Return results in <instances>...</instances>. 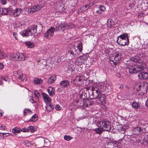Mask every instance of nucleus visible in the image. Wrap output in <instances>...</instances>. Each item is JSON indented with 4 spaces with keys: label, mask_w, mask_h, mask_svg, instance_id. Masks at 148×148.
<instances>
[{
    "label": "nucleus",
    "mask_w": 148,
    "mask_h": 148,
    "mask_svg": "<svg viewBox=\"0 0 148 148\" xmlns=\"http://www.w3.org/2000/svg\"><path fill=\"white\" fill-rule=\"evenodd\" d=\"M61 87L63 88H66L68 87L69 85V82L67 80H64L60 83Z\"/></svg>",
    "instance_id": "nucleus-12"
},
{
    "label": "nucleus",
    "mask_w": 148,
    "mask_h": 148,
    "mask_svg": "<svg viewBox=\"0 0 148 148\" xmlns=\"http://www.w3.org/2000/svg\"><path fill=\"white\" fill-rule=\"evenodd\" d=\"M132 107L136 109L139 108L140 107V106L139 104L137 102H133L132 104Z\"/></svg>",
    "instance_id": "nucleus-31"
},
{
    "label": "nucleus",
    "mask_w": 148,
    "mask_h": 148,
    "mask_svg": "<svg viewBox=\"0 0 148 148\" xmlns=\"http://www.w3.org/2000/svg\"><path fill=\"white\" fill-rule=\"evenodd\" d=\"M14 73L15 74L16 73V76L18 77L21 81L25 82L27 80V77L26 75L25 74H23L21 71H16Z\"/></svg>",
    "instance_id": "nucleus-7"
},
{
    "label": "nucleus",
    "mask_w": 148,
    "mask_h": 148,
    "mask_svg": "<svg viewBox=\"0 0 148 148\" xmlns=\"http://www.w3.org/2000/svg\"><path fill=\"white\" fill-rule=\"evenodd\" d=\"M110 62L112 66H114V65L115 66L117 65L119 62V61H115L114 60H113L110 59Z\"/></svg>",
    "instance_id": "nucleus-35"
},
{
    "label": "nucleus",
    "mask_w": 148,
    "mask_h": 148,
    "mask_svg": "<svg viewBox=\"0 0 148 148\" xmlns=\"http://www.w3.org/2000/svg\"><path fill=\"white\" fill-rule=\"evenodd\" d=\"M77 48L79 51V54L82 52V43L81 41H79L78 43V45L77 47Z\"/></svg>",
    "instance_id": "nucleus-26"
},
{
    "label": "nucleus",
    "mask_w": 148,
    "mask_h": 148,
    "mask_svg": "<svg viewBox=\"0 0 148 148\" xmlns=\"http://www.w3.org/2000/svg\"><path fill=\"white\" fill-rule=\"evenodd\" d=\"M131 140L132 141H133V142L135 143L137 139H136V138L134 137H132V138Z\"/></svg>",
    "instance_id": "nucleus-56"
},
{
    "label": "nucleus",
    "mask_w": 148,
    "mask_h": 148,
    "mask_svg": "<svg viewBox=\"0 0 148 148\" xmlns=\"http://www.w3.org/2000/svg\"><path fill=\"white\" fill-rule=\"evenodd\" d=\"M13 36L14 37L15 39L17 40V33L16 32H14L13 33Z\"/></svg>",
    "instance_id": "nucleus-57"
},
{
    "label": "nucleus",
    "mask_w": 148,
    "mask_h": 148,
    "mask_svg": "<svg viewBox=\"0 0 148 148\" xmlns=\"http://www.w3.org/2000/svg\"><path fill=\"white\" fill-rule=\"evenodd\" d=\"M61 31L64 32L65 30L68 29L66 24L65 23L63 24L61 23L59 25Z\"/></svg>",
    "instance_id": "nucleus-21"
},
{
    "label": "nucleus",
    "mask_w": 148,
    "mask_h": 148,
    "mask_svg": "<svg viewBox=\"0 0 148 148\" xmlns=\"http://www.w3.org/2000/svg\"><path fill=\"white\" fill-rule=\"evenodd\" d=\"M98 127L103 129L104 131H109L111 128L110 122L103 119H101L97 122Z\"/></svg>",
    "instance_id": "nucleus-3"
},
{
    "label": "nucleus",
    "mask_w": 148,
    "mask_h": 148,
    "mask_svg": "<svg viewBox=\"0 0 148 148\" xmlns=\"http://www.w3.org/2000/svg\"><path fill=\"white\" fill-rule=\"evenodd\" d=\"M147 139H148V134L145 136V137L144 138V140L145 141L147 140Z\"/></svg>",
    "instance_id": "nucleus-62"
},
{
    "label": "nucleus",
    "mask_w": 148,
    "mask_h": 148,
    "mask_svg": "<svg viewBox=\"0 0 148 148\" xmlns=\"http://www.w3.org/2000/svg\"><path fill=\"white\" fill-rule=\"evenodd\" d=\"M99 10L102 12L105 10V7L103 5H101L99 7Z\"/></svg>",
    "instance_id": "nucleus-47"
},
{
    "label": "nucleus",
    "mask_w": 148,
    "mask_h": 148,
    "mask_svg": "<svg viewBox=\"0 0 148 148\" xmlns=\"http://www.w3.org/2000/svg\"><path fill=\"white\" fill-rule=\"evenodd\" d=\"M67 25V29H70V28H73L74 27V25L71 23L67 24L66 23Z\"/></svg>",
    "instance_id": "nucleus-43"
},
{
    "label": "nucleus",
    "mask_w": 148,
    "mask_h": 148,
    "mask_svg": "<svg viewBox=\"0 0 148 148\" xmlns=\"http://www.w3.org/2000/svg\"><path fill=\"white\" fill-rule=\"evenodd\" d=\"M56 79V76L55 75H53L48 79V83L50 84L53 83L54 82Z\"/></svg>",
    "instance_id": "nucleus-17"
},
{
    "label": "nucleus",
    "mask_w": 148,
    "mask_h": 148,
    "mask_svg": "<svg viewBox=\"0 0 148 148\" xmlns=\"http://www.w3.org/2000/svg\"><path fill=\"white\" fill-rule=\"evenodd\" d=\"M71 2L72 5H76L77 4V2L76 1H77L76 0H70Z\"/></svg>",
    "instance_id": "nucleus-54"
},
{
    "label": "nucleus",
    "mask_w": 148,
    "mask_h": 148,
    "mask_svg": "<svg viewBox=\"0 0 148 148\" xmlns=\"http://www.w3.org/2000/svg\"><path fill=\"white\" fill-rule=\"evenodd\" d=\"M47 91L49 95L51 97H53L55 91L54 88L52 87H49L47 89Z\"/></svg>",
    "instance_id": "nucleus-19"
},
{
    "label": "nucleus",
    "mask_w": 148,
    "mask_h": 148,
    "mask_svg": "<svg viewBox=\"0 0 148 148\" xmlns=\"http://www.w3.org/2000/svg\"><path fill=\"white\" fill-rule=\"evenodd\" d=\"M90 103H89V106H91L94 103V102L93 101H90Z\"/></svg>",
    "instance_id": "nucleus-63"
},
{
    "label": "nucleus",
    "mask_w": 148,
    "mask_h": 148,
    "mask_svg": "<svg viewBox=\"0 0 148 148\" xmlns=\"http://www.w3.org/2000/svg\"><path fill=\"white\" fill-rule=\"evenodd\" d=\"M20 34L23 37H27L32 35V33L30 30V29H27L25 30H23L20 32Z\"/></svg>",
    "instance_id": "nucleus-9"
},
{
    "label": "nucleus",
    "mask_w": 148,
    "mask_h": 148,
    "mask_svg": "<svg viewBox=\"0 0 148 148\" xmlns=\"http://www.w3.org/2000/svg\"><path fill=\"white\" fill-rule=\"evenodd\" d=\"M77 102L78 103V105L80 106V105L82 103V101H81V103H80V101L79 100L78 101H77Z\"/></svg>",
    "instance_id": "nucleus-64"
},
{
    "label": "nucleus",
    "mask_w": 148,
    "mask_h": 148,
    "mask_svg": "<svg viewBox=\"0 0 148 148\" xmlns=\"http://www.w3.org/2000/svg\"><path fill=\"white\" fill-rule=\"evenodd\" d=\"M147 108H148V98L147 100L145 102V104Z\"/></svg>",
    "instance_id": "nucleus-61"
},
{
    "label": "nucleus",
    "mask_w": 148,
    "mask_h": 148,
    "mask_svg": "<svg viewBox=\"0 0 148 148\" xmlns=\"http://www.w3.org/2000/svg\"><path fill=\"white\" fill-rule=\"evenodd\" d=\"M64 4L61 3H60L58 5H57V8L59 10V12L60 13H65L68 14L72 12L74 6L70 5L69 6H64Z\"/></svg>",
    "instance_id": "nucleus-5"
},
{
    "label": "nucleus",
    "mask_w": 148,
    "mask_h": 148,
    "mask_svg": "<svg viewBox=\"0 0 148 148\" xmlns=\"http://www.w3.org/2000/svg\"><path fill=\"white\" fill-rule=\"evenodd\" d=\"M139 58L138 56H135L134 57H132L131 58V60L135 62H138Z\"/></svg>",
    "instance_id": "nucleus-41"
},
{
    "label": "nucleus",
    "mask_w": 148,
    "mask_h": 148,
    "mask_svg": "<svg viewBox=\"0 0 148 148\" xmlns=\"http://www.w3.org/2000/svg\"><path fill=\"white\" fill-rule=\"evenodd\" d=\"M69 53L73 55H77L79 54V53L77 52V51L74 48L71 50H70L69 51Z\"/></svg>",
    "instance_id": "nucleus-34"
},
{
    "label": "nucleus",
    "mask_w": 148,
    "mask_h": 148,
    "mask_svg": "<svg viewBox=\"0 0 148 148\" xmlns=\"http://www.w3.org/2000/svg\"><path fill=\"white\" fill-rule=\"evenodd\" d=\"M42 98L46 102H50L51 101V98L46 93L42 92Z\"/></svg>",
    "instance_id": "nucleus-15"
},
{
    "label": "nucleus",
    "mask_w": 148,
    "mask_h": 148,
    "mask_svg": "<svg viewBox=\"0 0 148 148\" xmlns=\"http://www.w3.org/2000/svg\"><path fill=\"white\" fill-rule=\"evenodd\" d=\"M5 128V126L4 125H1V126H0V129L1 130H4Z\"/></svg>",
    "instance_id": "nucleus-58"
},
{
    "label": "nucleus",
    "mask_w": 148,
    "mask_h": 148,
    "mask_svg": "<svg viewBox=\"0 0 148 148\" xmlns=\"http://www.w3.org/2000/svg\"><path fill=\"white\" fill-rule=\"evenodd\" d=\"M44 36L46 38H48L49 39H50L51 37L50 36L49 34L47 33L46 32L45 33L44 35Z\"/></svg>",
    "instance_id": "nucleus-51"
},
{
    "label": "nucleus",
    "mask_w": 148,
    "mask_h": 148,
    "mask_svg": "<svg viewBox=\"0 0 148 148\" xmlns=\"http://www.w3.org/2000/svg\"><path fill=\"white\" fill-rule=\"evenodd\" d=\"M55 31V29L54 27H51L50 29H48L46 33L48 34L51 37L53 36L54 34V32Z\"/></svg>",
    "instance_id": "nucleus-20"
},
{
    "label": "nucleus",
    "mask_w": 148,
    "mask_h": 148,
    "mask_svg": "<svg viewBox=\"0 0 148 148\" xmlns=\"http://www.w3.org/2000/svg\"><path fill=\"white\" fill-rule=\"evenodd\" d=\"M146 67L144 63L132 64L128 67L129 73L132 74L139 73L138 77L140 79H145L148 77V73L146 72H142Z\"/></svg>",
    "instance_id": "nucleus-1"
},
{
    "label": "nucleus",
    "mask_w": 148,
    "mask_h": 148,
    "mask_svg": "<svg viewBox=\"0 0 148 148\" xmlns=\"http://www.w3.org/2000/svg\"><path fill=\"white\" fill-rule=\"evenodd\" d=\"M30 130L32 132H33L35 131L34 127L33 126H30L29 130Z\"/></svg>",
    "instance_id": "nucleus-49"
},
{
    "label": "nucleus",
    "mask_w": 148,
    "mask_h": 148,
    "mask_svg": "<svg viewBox=\"0 0 148 148\" xmlns=\"http://www.w3.org/2000/svg\"><path fill=\"white\" fill-rule=\"evenodd\" d=\"M54 29H55V31H61L60 30V27H59V25L57 26H56L55 28H54Z\"/></svg>",
    "instance_id": "nucleus-53"
},
{
    "label": "nucleus",
    "mask_w": 148,
    "mask_h": 148,
    "mask_svg": "<svg viewBox=\"0 0 148 148\" xmlns=\"http://www.w3.org/2000/svg\"><path fill=\"white\" fill-rule=\"evenodd\" d=\"M117 42L121 46H123L128 45L129 41L127 34L124 33L118 36Z\"/></svg>",
    "instance_id": "nucleus-4"
},
{
    "label": "nucleus",
    "mask_w": 148,
    "mask_h": 148,
    "mask_svg": "<svg viewBox=\"0 0 148 148\" xmlns=\"http://www.w3.org/2000/svg\"><path fill=\"white\" fill-rule=\"evenodd\" d=\"M1 14L3 15H7L10 14L13 11V9L10 7L7 8H2L1 10Z\"/></svg>",
    "instance_id": "nucleus-8"
},
{
    "label": "nucleus",
    "mask_w": 148,
    "mask_h": 148,
    "mask_svg": "<svg viewBox=\"0 0 148 148\" xmlns=\"http://www.w3.org/2000/svg\"><path fill=\"white\" fill-rule=\"evenodd\" d=\"M115 57L114 60L115 61L121 60L123 57L122 54L119 52H116L114 54Z\"/></svg>",
    "instance_id": "nucleus-16"
},
{
    "label": "nucleus",
    "mask_w": 148,
    "mask_h": 148,
    "mask_svg": "<svg viewBox=\"0 0 148 148\" xmlns=\"http://www.w3.org/2000/svg\"><path fill=\"white\" fill-rule=\"evenodd\" d=\"M2 135L3 136V137H4V135H5L6 136H9L10 134L8 133H2Z\"/></svg>",
    "instance_id": "nucleus-59"
},
{
    "label": "nucleus",
    "mask_w": 148,
    "mask_h": 148,
    "mask_svg": "<svg viewBox=\"0 0 148 148\" xmlns=\"http://www.w3.org/2000/svg\"><path fill=\"white\" fill-rule=\"evenodd\" d=\"M84 62L83 57L82 56H80L77 58V61L75 62V63L76 65L80 66L84 63Z\"/></svg>",
    "instance_id": "nucleus-14"
},
{
    "label": "nucleus",
    "mask_w": 148,
    "mask_h": 148,
    "mask_svg": "<svg viewBox=\"0 0 148 148\" xmlns=\"http://www.w3.org/2000/svg\"><path fill=\"white\" fill-rule=\"evenodd\" d=\"M42 82V81L41 79H39L37 78H35L34 80V83L37 84H40Z\"/></svg>",
    "instance_id": "nucleus-30"
},
{
    "label": "nucleus",
    "mask_w": 148,
    "mask_h": 148,
    "mask_svg": "<svg viewBox=\"0 0 148 148\" xmlns=\"http://www.w3.org/2000/svg\"><path fill=\"white\" fill-rule=\"evenodd\" d=\"M37 26L35 25H34L31 27L30 30L32 32V34H34L37 32Z\"/></svg>",
    "instance_id": "nucleus-23"
},
{
    "label": "nucleus",
    "mask_w": 148,
    "mask_h": 148,
    "mask_svg": "<svg viewBox=\"0 0 148 148\" xmlns=\"http://www.w3.org/2000/svg\"><path fill=\"white\" fill-rule=\"evenodd\" d=\"M103 87L102 86L97 85L95 87H92V94L90 95L89 93L90 99H93L99 98L100 95H101L102 93H103V91L104 89L103 88Z\"/></svg>",
    "instance_id": "nucleus-2"
},
{
    "label": "nucleus",
    "mask_w": 148,
    "mask_h": 148,
    "mask_svg": "<svg viewBox=\"0 0 148 148\" xmlns=\"http://www.w3.org/2000/svg\"><path fill=\"white\" fill-rule=\"evenodd\" d=\"M1 79H3L6 82L8 81V78L7 75L1 76Z\"/></svg>",
    "instance_id": "nucleus-46"
},
{
    "label": "nucleus",
    "mask_w": 148,
    "mask_h": 148,
    "mask_svg": "<svg viewBox=\"0 0 148 148\" xmlns=\"http://www.w3.org/2000/svg\"><path fill=\"white\" fill-rule=\"evenodd\" d=\"M22 12V10L21 8H17L14 12V16H18L21 12Z\"/></svg>",
    "instance_id": "nucleus-24"
},
{
    "label": "nucleus",
    "mask_w": 148,
    "mask_h": 148,
    "mask_svg": "<svg viewBox=\"0 0 148 148\" xmlns=\"http://www.w3.org/2000/svg\"><path fill=\"white\" fill-rule=\"evenodd\" d=\"M34 93L35 96L37 97L38 99L39 98V97L40 96L39 92L37 90H34Z\"/></svg>",
    "instance_id": "nucleus-44"
},
{
    "label": "nucleus",
    "mask_w": 148,
    "mask_h": 148,
    "mask_svg": "<svg viewBox=\"0 0 148 148\" xmlns=\"http://www.w3.org/2000/svg\"><path fill=\"white\" fill-rule=\"evenodd\" d=\"M55 108L57 110H59L61 109L60 106L58 105H56L55 107Z\"/></svg>",
    "instance_id": "nucleus-55"
},
{
    "label": "nucleus",
    "mask_w": 148,
    "mask_h": 148,
    "mask_svg": "<svg viewBox=\"0 0 148 148\" xmlns=\"http://www.w3.org/2000/svg\"><path fill=\"white\" fill-rule=\"evenodd\" d=\"M32 112V111L28 109H25L24 111V115H25L26 114L27 112Z\"/></svg>",
    "instance_id": "nucleus-45"
},
{
    "label": "nucleus",
    "mask_w": 148,
    "mask_h": 148,
    "mask_svg": "<svg viewBox=\"0 0 148 148\" xmlns=\"http://www.w3.org/2000/svg\"><path fill=\"white\" fill-rule=\"evenodd\" d=\"M72 138V137H71L70 136H67L66 135L64 136V139L68 141H69Z\"/></svg>",
    "instance_id": "nucleus-40"
},
{
    "label": "nucleus",
    "mask_w": 148,
    "mask_h": 148,
    "mask_svg": "<svg viewBox=\"0 0 148 148\" xmlns=\"http://www.w3.org/2000/svg\"><path fill=\"white\" fill-rule=\"evenodd\" d=\"M90 101L88 99L82 100V103L80 105V106H88Z\"/></svg>",
    "instance_id": "nucleus-18"
},
{
    "label": "nucleus",
    "mask_w": 148,
    "mask_h": 148,
    "mask_svg": "<svg viewBox=\"0 0 148 148\" xmlns=\"http://www.w3.org/2000/svg\"><path fill=\"white\" fill-rule=\"evenodd\" d=\"M35 12H36V10L34 8V6L31 7L30 8H29L28 10V13L31 14H32L34 13Z\"/></svg>",
    "instance_id": "nucleus-38"
},
{
    "label": "nucleus",
    "mask_w": 148,
    "mask_h": 148,
    "mask_svg": "<svg viewBox=\"0 0 148 148\" xmlns=\"http://www.w3.org/2000/svg\"><path fill=\"white\" fill-rule=\"evenodd\" d=\"M46 109L48 111H52L54 108L53 105L51 104H48L46 106Z\"/></svg>",
    "instance_id": "nucleus-25"
},
{
    "label": "nucleus",
    "mask_w": 148,
    "mask_h": 148,
    "mask_svg": "<svg viewBox=\"0 0 148 148\" xmlns=\"http://www.w3.org/2000/svg\"><path fill=\"white\" fill-rule=\"evenodd\" d=\"M103 93H102L101 95H100L99 98L98 97L97 98V99H99V101L100 102L99 103L102 105H104L105 104L106 99V95Z\"/></svg>",
    "instance_id": "nucleus-10"
},
{
    "label": "nucleus",
    "mask_w": 148,
    "mask_h": 148,
    "mask_svg": "<svg viewBox=\"0 0 148 148\" xmlns=\"http://www.w3.org/2000/svg\"><path fill=\"white\" fill-rule=\"evenodd\" d=\"M42 62L43 65H46V61L45 60H39L38 61V62Z\"/></svg>",
    "instance_id": "nucleus-48"
},
{
    "label": "nucleus",
    "mask_w": 148,
    "mask_h": 148,
    "mask_svg": "<svg viewBox=\"0 0 148 148\" xmlns=\"http://www.w3.org/2000/svg\"><path fill=\"white\" fill-rule=\"evenodd\" d=\"M7 1L6 0H0V3L2 5H5L7 3Z\"/></svg>",
    "instance_id": "nucleus-50"
},
{
    "label": "nucleus",
    "mask_w": 148,
    "mask_h": 148,
    "mask_svg": "<svg viewBox=\"0 0 148 148\" xmlns=\"http://www.w3.org/2000/svg\"><path fill=\"white\" fill-rule=\"evenodd\" d=\"M40 6L41 7V5H36V6H34V7L36 10V11H39L40 10Z\"/></svg>",
    "instance_id": "nucleus-42"
},
{
    "label": "nucleus",
    "mask_w": 148,
    "mask_h": 148,
    "mask_svg": "<svg viewBox=\"0 0 148 148\" xmlns=\"http://www.w3.org/2000/svg\"><path fill=\"white\" fill-rule=\"evenodd\" d=\"M13 133L15 134L19 133L21 132V129L17 127H15L12 130Z\"/></svg>",
    "instance_id": "nucleus-27"
},
{
    "label": "nucleus",
    "mask_w": 148,
    "mask_h": 148,
    "mask_svg": "<svg viewBox=\"0 0 148 148\" xmlns=\"http://www.w3.org/2000/svg\"><path fill=\"white\" fill-rule=\"evenodd\" d=\"M133 132L134 134L140 135L143 133V129L139 127H137L133 129Z\"/></svg>",
    "instance_id": "nucleus-11"
},
{
    "label": "nucleus",
    "mask_w": 148,
    "mask_h": 148,
    "mask_svg": "<svg viewBox=\"0 0 148 148\" xmlns=\"http://www.w3.org/2000/svg\"><path fill=\"white\" fill-rule=\"evenodd\" d=\"M80 98L82 99H87V94L86 92H83L82 94L80 96Z\"/></svg>",
    "instance_id": "nucleus-36"
},
{
    "label": "nucleus",
    "mask_w": 148,
    "mask_h": 148,
    "mask_svg": "<svg viewBox=\"0 0 148 148\" xmlns=\"http://www.w3.org/2000/svg\"><path fill=\"white\" fill-rule=\"evenodd\" d=\"M29 131V129L26 128H22V129H21V131H22L23 132H27Z\"/></svg>",
    "instance_id": "nucleus-52"
},
{
    "label": "nucleus",
    "mask_w": 148,
    "mask_h": 148,
    "mask_svg": "<svg viewBox=\"0 0 148 148\" xmlns=\"http://www.w3.org/2000/svg\"><path fill=\"white\" fill-rule=\"evenodd\" d=\"M94 131L99 134H101L102 132L103 131H104L103 129L101 128V127L96 128L94 130Z\"/></svg>",
    "instance_id": "nucleus-29"
},
{
    "label": "nucleus",
    "mask_w": 148,
    "mask_h": 148,
    "mask_svg": "<svg viewBox=\"0 0 148 148\" xmlns=\"http://www.w3.org/2000/svg\"><path fill=\"white\" fill-rule=\"evenodd\" d=\"M83 82V81L73 79V84L76 85H80L81 84H82Z\"/></svg>",
    "instance_id": "nucleus-32"
},
{
    "label": "nucleus",
    "mask_w": 148,
    "mask_h": 148,
    "mask_svg": "<svg viewBox=\"0 0 148 148\" xmlns=\"http://www.w3.org/2000/svg\"><path fill=\"white\" fill-rule=\"evenodd\" d=\"M4 66L3 64L1 63H0V69L1 70L3 69Z\"/></svg>",
    "instance_id": "nucleus-60"
},
{
    "label": "nucleus",
    "mask_w": 148,
    "mask_h": 148,
    "mask_svg": "<svg viewBox=\"0 0 148 148\" xmlns=\"http://www.w3.org/2000/svg\"><path fill=\"white\" fill-rule=\"evenodd\" d=\"M141 90H144V92L143 94H145L148 92V84H145L141 88Z\"/></svg>",
    "instance_id": "nucleus-22"
},
{
    "label": "nucleus",
    "mask_w": 148,
    "mask_h": 148,
    "mask_svg": "<svg viewBox=\"0 0 148 148\" xmlns=\"http://www.w3.org/2000/svg\"><path fill=\"white\" fill-rule=\"evenodd\" d=\"M38 116L36 114H35L33 115L29 120V121H32L35 122L38 119Z\"/></svg>",
    "instance_id": "nucleus-33"
},
{
    "label": "nucleus",
    "mask_w": 148,
    "mask_h": 148,
    "mask_svg": "<svg viewBox=\"0 0 148 148\" xmlns=\"http://www.w3.org/2000/svg\"><path fill=\"white\" fill-rule=\"evenodd\" d=\"M77 80H80L81 81H84V78L83 77L80 76H77L74 79Z\"/></svg>",
    "instance_id": "nucleus-39"
},
{
    "label": "nucleus",
    "mask_w": 148,
    "mask_h": 148,
    "mask_svg": "<svg viewBox=\"0 0 148 148\" xmlns=\"http://www.w3.org/2000/svg\"><path fill=\"white\" fill-rule=\"evenodd\" d=\"M115 25V23L114 21L111 18L108 19L107 22V26L109 28H114V27L113 26Z\"/></svg>",
    "instance_id": "nucleus-13"
},
{
    "label": "nucleus",
    "mask_w": 148,
    "mask_h": 148,
    "mask_svg": "<svg viewBox=\"0 0 148 148\" xmlns=\"http://www.w3.org/2000/svg\"><path fill=\"white\" fill-rule=\"evenodd\" d=\"M25 44L29 48H32L34 46V44L30 42H26Z\"/></svg>",
    "instance_id": "nucleus-37"
},
{
    "label": "nucleus",
    "mask_w": 148,
    "mask_h": 148,
    "mask_svg": "<svg viewBox=\"0 0 148 148\" xmlns=\"http://www.w3.org/2000/svg\"><path fill=\"white\" fill-rule=\"evenodd\" d=\"M89 8V6L88 5H85L81 7L80 9H78V11H80V10H82L81 12H82L83 11H85L86 10Z\"/></svg>",
    "instance_id": "nucleus-28"
},
{
    "label": "nucleus",
    "mask_w": 148,
    "mask_h": 148,
    "mask_svg": "<svg viewBox=\"0 0 148 148\" xmlns=\"http://www.w3.org/2000/svg\"><path fill=\"white\" fill-rule=\"evenodd\" d=\"M12 57L15 60L23 61L25 59V56L21 53H16L12 55Z\"/></svg>",
    "instance_id": "nucleus-6"
}]
</instances>
